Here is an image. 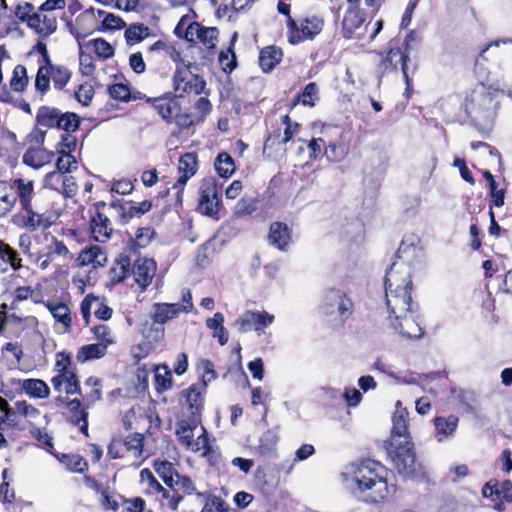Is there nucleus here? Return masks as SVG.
I'll return each instance as SVG.
<instances>
[{
	"label": "nucleus",
	"mask_w": 512,
	"mask_h": 512,
	"mask_svg": "<svg viewBox=\"0 0 512 512\" xmlns=\"http://www.w3.org/2000/svg\"><path fill=\"white\" fill-rule=\"evenodd\" d=\"M105 207L104 202L96 203L95 213L91 219V232L94 239L98 242L108 241L113 232L111 220L102 211Z\"/></svg>",
	"instance_id": "obj_15"
},
{
	"label": "nucleus",
	"mask_w": 512,
	"mask_h": 512,
	"mask_svg": "<svg viewBox=\"0 0 512 512\" xmlns=\"http://www.w3.org/2000/svg\"><path fill=\"white\" fill-rule=\"evenodd\" d=\"M175 433L180 443L188 450L202 452V455H207L211 451L207 430L200 425L197 417L180 420Z\"/></svg>",
	"instance_id": "obj_5"
},
{
	"label": "nucleus",
	"mask_w": 512,
	"mask_h": 512,
	"mask_svg": "<svg viewBox=\"0 0 512 512\" xmlns=\"http://www.w3.org/2000/svg\"><path fill=\"white\" fill-rule=\"evenodd\" d=\"M153 308V322L161 325L174 318H177L181 313L179 303H155Z\"/></svg>",
	"instance_id": "obj_30"
},
{
	"label": "nucleus",
	"mask_w": 512,
	"mask_h": 512,
	"mask_svg": "<svg viewBox=\"0 0 512 512\" xmlns=\"http://www.w3.org/2000/svg\"><path fill=\"white\" fill-rule=\"evenodd\" d=\"M124 446L128 451H132L135 455H140L143 448V437L141 434L135 433L126 437Z\"/></svg>",
	"instance_id": "obj_58"
},
{
	"label": "nucleus",
	"mask_w": 512,
	"mask_h": 512,
	"mask_svg": "<svg viewBox=\"0 0 512 512\" xmlns=\"http://www.w3.org/2000/svg\"><path fill=\"white\" fill-rule=\"evenodd\" d=\"M52 386L55 391L67 395L81 394L78 378L75 372H65L57 374L51 379Z\"/></svg>",
	"instance_id": "obj_23"
},
{
	"label": "nucleus",
	"mask_w": 512,
	"mask_h": 512,
	"mask_svg": "<svg viewBox=\"0 0 512 512\" xmlns=\"http://www.w3.org/2000/svg\"><path fill=\"white\" fill-rule=\"evenodd\" d=\"M221 187L213 177L204 178L199 188L198 211L206 216L214 217L218 214L221 201Z\"/></svg>",
	"instance_id": "obj_6"
},
{
	"label": "nucleus",
	"mask_w": 512,
	"mask_h": 512,
	"mask_svg": "<svg viewBox=\"0 0 512 512\" xmlns=\"http://www.w3.org/2000/svg\"><path fill=\"white\" fill-rule=\"evenodd\" d=\"M155 388L163 392L172 387V374L168 366L162 365L155 368Z\"/></svg>",
	"instance_id": "obj_40"
},
{
	"label": "nucleus",
	"mask_w": 512,
	"mask_h": 512,
	"mask_svg": "<svg viewBox=\"0 0 512 512\" xmlns=\"http://www.w3.org/2000/svg\"><path fill=\"white\" fill-rule=\"evenodd\" d=\"M79 116L73 112H61L58 129L66 132H74L79 127Z\"/></svg>",
	"instance_id": "obj_50"
},
{
	"label": "nucleus",
	"mask_w": 512,
	"mask_h": 512,
	"mask_svg": "<svg viewBox=\"0 0 512 512\" xmlns=\"http://www.w3.org/2000/svg\"><path fill=\"white\" fill-rule=\"evenodd\" d=\"M218 30L214 27H203L199 23H192L186 30V39L198 40L203 45L211 48L215 46Z\"/></svg>",
	"instance_id": "obj_22"
},
{
	"label": "nucleus",
	"mask_w": 512,
	"mask_h": 512,
	"mask_svg": "<svg viewBox=\"0 0 512 512\" xmlns=\"http://www.w3.org/2000/svg\"><path fill=\"white\" fill-rule=\"evenodd\" d=\"M153 467L166 486L169 487L175 478V473H177L173 464L168 461H155Z\"/></svg>",
	"instance_id": "obj_43"
},
{
	"label": "nucleus",
	"mask_w": 512,
	"mask_h": 512,
	"mask_svg": "<svg viewBox=\"0 0 512 512\" xmlns=\"http://www.w3.org/2000/svg\"><path fill=\"white\" fill-rule=\"evenodd\" d=\"M77 262L79 266L103 267L107 263V255L101 247L93 245L80 252Z\"/></svg>",
	"instance_id": "obj_26"
},
{
	"label": "nucleus",
	"mask_w": 512,
	"mask_h": 512,
	"mask_svg": "<svg viewBox=\"0 0 512 512\" xmlns=\"http://www.w3.org/2000/svg\"><path fill=\"white\" fill-rule=\"evenodd\" d=\"M169 487H174L178 494L192 495L196 491L193 481L184 475L175 473V478Z\"/></svg>",
	"instance_id": "obj_42"
},
{
	"label": "nucleus",
	"mask_w": 512,
	"mask_h": 512,
	"mask_svg": "<svg viewBox=\"0 0 512 512\" xmlns=\"http://www.w3.org/2000/svg\"><path fill=\"white\" fill-rule=\"evenodd\" d=\"M178 172L180 176L174 183L173 189L177 190V201H181L185 184L197 172V155L193 152H187L182 155L178 163Z\"/></svg>",
	"instance_id": "obj_16"
},
{
	"label": "nucleus",
	"mask_w": 512,
	"mask_h": 512,
	"mask_svg": "<svg viewBox=\"0 0 512 512\" xmlns=\"http://www.w3.org/2000/svg\"><path fill=\"white\" fill-rule=\"evenodd\" d=\"M320 312L332 328H342L354 312V303L344 290L328 288L323 293Z\"/></svg>",
	"instance_id": "obj_3"
},
{
	"label": "nucleus",
	"mask_w": 512,
	"mask_h": 512,
	"mask_svg": "<svg viewBox=\"0 0 512 512\" xmlns=\"http://www.w3.org/2000/svg\"><path fill=\"white\" fill-rule=\"evenodd\" d=\"M205 384H193L188 389L182 391L185 402L188 405L192 417H196L203 407L202 394L205 391Z\"/></svg>",
	"instance_id": "obj_28"
},
{
	"label": "nucleus",
	"mask_w": 512,
	"mask_h": 512,
	"mask_svg": "<svg viewBox=\"0 0 512 512\" xmlns=\"http://www.w3.org/2000/svg\"><path fill=\"white\" fill-rule=\"evenodd\" d=\"M108 210L110 216L115 218L120 224L125 225L129 222L126 202L113 201L109 205Z\"/></svg>",
	"instance_id": "obj_51"
},
{
	"label": "nucleus",
	"mask_w": 512,
	"mask_h": 512,
	"mask_svg": "<svg viewBox=\"0 0 512 512\" xmlns=\"http://www.w3.org/2000/svg\"><path fill=\"white\" fill-rule=\"evenodd\" d=\"M55 404L57 406L66 405L67 409L71 413L70 421L79 426L80 431L84 435H88V413L86 411V405L83 407L82 403L78 399L68 400L67 397L59 395L55 398Z\"/></svg>",
	"instance_id": "obj_17"
},
{
	"label": "nucleus",
	"mask_w": 512,
	"mask_h": 512,
	"mask_svg": "<svg viewBox=\"0 0 512 512\" xmlns=\"http://www.w3.org/2000/svg\"><path fill=\"white\" fill-rule=\"evenodd\" d=\"M101 381L99 378L90 377L86 380L85 385L90 386L92 389L89 393L86 394L85 401L86 407L89 408L91 404L101 399V389L100 385Z\"/></svg>",
	"instance_id": "obj_53"
},
{
	"label": "nucleus",
	"mask_w": 512,
	"mask_h": 512,
	"mask_svg": "<svg viewBox=\"0 0 512 512\" xmlns=\"http://www.w3.org/2000/svg\"><path fill=\"white\" fill-rule=\"evenodd\" d=\"M483 497L490 498L495 502L494 509L498 512L505 510L504 501L512 502V493L500 490L497 480H490L482 488Z\"/></svg>",
	"instance_id": "obj_24"
},
{
	"label": "nucleus",
	"mask_w": 512,
	"mask_h": 512,
	"mask_svg": "<svg viewBox=\"0 0 512 512\" xmlns=\"http://www.w3.org/2000/svg\"><path fill=\"white\" fill-rule=\"evenodd\" d=\"M13 187L22 209L34 205L35 201H33V199L36 194L34 192V183L32 180L23 178L15 179Z\"/></svg>",
	"instance_id": "obj_27"
},
{
	"label": "nucleus",
	"mask_w": 512,
	"mask_h": 512,
	"mask_svg": "<svg viewBox=\"0 0 512 512\" xmlns=\"http://www.w3.org/2000/svg\"><path fill=\"white\" fill-rule=\"evenodd\" d=\"M385 291L412 289V281L410 278V269L404 263L394 262L385 275Z\"/></svg>",
	"instance_id": "obj_13"
},
{
	"label": "nucleus",
	"mask_w": 512,
	"mask_h": 512,
	"mask_svg": "<svg viewBox=\"0 0 512 512\" xmlns=\"http://www.w3.org/2000/svg\"><path fill=\"white\" fill-rule=\"evenodd\" d=\"M364 22L365 14L360 11L358 6L349 5L342 21L344 37L361 40L366 29Z\"/></svg>",
	"instance_id": "obj_12"
},
{
	"label": "nucleus",
	"mask_w": 512,
	"mask_h": 512,
	"mask_svg": "<svg viewBox=\"0 0 512 512\" xmlns=\"http://www.w3.org/2000/svg\"><path fill=\"white\" fill-rule=\"evenodd\" d=\"M499 91L483 84L477 86L466 100L465 110L473 120H488L499 108Z\"/></svg>",
	"instance_id": "obj_4"
},
{
	"label": "nucleus",
	"mask_w": 512,
	"mask_h": 512,
	"mask_svg": "<svg viewBox=\"0 0 512 512\" xmlns=\"http://www.w3.org/2000/svg\"><path fill=\"white\" fill-rule=\"evenodd\" d=\"M149 28L143 24H133L125 31L127 43L133 44L142 41L149 35Z\"/></svg>",
	"instance_id": "obj_46"
},
{
	"label": "nucleus",
	"mask_w": 512,
	"mask_h": 512,
	"mask_svg": "<svg viewBox=\"0 0 512 512\" xmlns=\"http://www.w3.org/2000/svg\"><path fill=\"white\" fill-rule=\"evenodd\" d=\"M26 216L24 220V226L30 230L35 231L39 228L46 229L52 225L51 214L49 212L48 205H43L35 200L33 206L23 208Z\"/></svg>",
	"instance_id": "obj_14"
},
{
	"label": "nucleus",
	"mask_w": 512,
	"mask_h": 512,
	"mask_svg": "<svg viewBox=\"0 0 512 512\" xmlns=\"http://www.w3.org/2000/svg\"><path fill=\"white\" fill-rule=\"evenodd\" d=\"M396 408L387 453L399 474L404 477L422 475V465L416 459L414 443L408 432V412L401 407L400 401L397 402Z\"/></svg>",
	"instance_id": "obj_2"
},
{
	"label": "nucleus",
	"mask_w": 512,
	"mask_h": 512,
	"mask_svg": "<svg viewBox=\"0 0 512 512\" xmlns=\"http://www.w3.org/2000/svg\"><path fill=\"white\" fill-rule=\"evenodd\" d=\"M325 155L330 162H340L346 155V150L342 145L330 144L325 149Z\"/></svg>",
	"instance_id": "obj_62"
},
{
	"label": "nucleus",
	"mask_w": 512,
	"mask_h": 512,
	"mask_svg": "<svg viewBox=\"0 0 512 512\" xmlns=\"http://www.w3.org/2000/svg\"><path fill=\"white\" fill-rule=\"evenodd\" d=\"M94 335L100 341L99 343H106V347L114 342V337L111 330L106 325H97L93 328Z\"/></svg>",
	"instance_id": "obj_63"
},
{
	"label": "nucleus",
	"mask_w": 512,
	"mask_h": 512,
	"mask_svg": "<svg viewBox=\"0 0 512 512\" xmlns=\"http://www.w3.org/2000/svg\"><path fill=\"white\" fill-rule=\"evenodd\" d=\"M50 76L53 80L54 86L62 89L70 79V72L67 68L62 66H55L49 63Z\"/></svg>",
	"instance_id": "obj_48"
},
{
	"label": "nucleus",
	"mask_w": 512,
	"mask_h": 512,
	"mask_svg": "<svg viewBox=\"0 0 512 512\" xmlns=\"http://www.w3.org/2000/svg\"><path fill=\"white\" fill-rule=\"evenodd\" d=\"M288 39L291 44H299L311 40L323 29V21L316 16L302 18L298 21L289 17L287 20Z\"/></svg>",
	"instance_id": "obj_7"
},
{
	"label": "nucleus",
	"mask_w": 512,
	"mask_h": 512,
	"mask_svg": "<svg viewBox=\"0 0 512 512\" xmlns=\"http://www.w3.org/2000/svg\"><path fill=\"white\" fill-rule=\"evenodd\" d=\"M16 413L28 420H35L40 416V411L26 401H16L14 404Z\"/></svg>",
	"instance_id": "obj_54"
},
{
	"label": "nucleus",
	"mask_w": 512,
	"mask_h": 512,
	"mask_svg": "<svg viewBox=\"0 0 512 512\" xmlns=\"http://www.w3.org/2000/svg\"><path fill=\"white\" fill-rule=\"evenodd\" d=\"M156 274V263L153 259L137 258L132 267L135 282L144 291L152 282Z\"/></svg>",
	"instance_id": "obj_18"
},
{
	"label": "nucleus",
	"mask_w": 512,
	"mask_h": 512,
	"mask_svg": "<svg viewBox=\"0 0 512 512\" xmlns=\"http://www.w3.org/2000/svg\"><path fill=\"white\" fill-rule=\"evenodd\" d=\"M47 250V255L51 259L54 257L62 258L64 261H69L72 259V254L66 245L62 241L57 240L55 237L51 238V242L47 246Z\"/></svg>",
	"instance_id": "obj_41"
},
{
	"label": "nucleus",
	"mask_w": 512,
	"mask_h": 512,
	"mask_svg": "<svg viewBox=\"0 0 512 512\" xmlns=\"http://www.w3.org/2000/svg\"><path fill=\"white\" fill-rule=\"evenodd\" d=\"M282 51L275 46H268L261 50L259 65L264 72H270L281 61Z\"/></svg>",
	"instance_id": "obj_35"
},
{
	"label": "nucleus",
	"mask_w": 512,
	"mask_h": 512,
	"mask_svg": "<svg viewBox=\"0 0 512 512\" xmlns=\"http://www.w3.org/2000/svg\"><path fill=\"white\" fill-rule=\"evenodd\" d=\"M408 56L404 54L400 48H390L387 55L381 60L378 65V71L381 74L396 71L398 65H401L402 73L406 84H409V78L407 74L406 62Z\"/></svg>",
	"instance_id": "obj_19"
},
{
	"label": "nucleus",
	"mask_w": 512,
	"mask_h": 512,
	"mask_svg": "<svg viewBox=\"0 0 512 512\" xmlns=\"http://www.w3.org/2000/svg\"><path fill=\"white\" fill-rule=\"evenodd\" d=\"M55 321L64 325L66 329L71 327V313L68 306L61 302L48 301L45 303Z\"/></svg>",
	"instance_id": "obj_36"
},
{
	"label": "nucleus",
	"mask_w": 512,
	"mask_h": 512,
	"mask_svg": "<svg viewBox=\"0 0 512 512\" xmlns=\"http://www.w3.org/2000/svg\"><path fill=\"white\" fill-rule=\"evenodd\" d=\"M269 244L280 251H287L292 241L291 229L283 222H274L270 225Z\"/></svg>",
	"instance_id": "obj_21"
},
{
	"label": "nucleus",
	"mask_w": 512,
	"mask_h": 512,
	"mask_svg": "<svg viewBox=\"0 0 512 512\" xmlns=\"http://www.w3.org/2000/svg\"><path fill=\"white\" fill-rule=\"evenodd\" d=\"M20 387L31 398L45 399L50 394L49 386L41 379H24Z\"/></svg>",
	"instance_id": "obj_31"
},
{
	"label": "nucleus",
	"mask_w": 512,
	"mask_h": 512,
	"mask_svg": "<svg viewBox=\"0 0 512 512\" xmlns=\"http://www.w3.org/2000/svg\"><path fill=\"white\" fill-rule=\"evenodd\" d=\"M27 70L23 65H17L13 70L10 87L15 92H22L28 84Z\"/></svg>",
	"instance_id": "obj_44"
},
{
	"label": "nucleus",
	"mask_w": 512,
	"mask_h": 512,
	"mask_svg": "<svg viewBox=\"0 0 512 512\" xmlns=\"http://www.w3.org/2000/svg\"><path fill=\"white\" fill-rule=\"evenodd\" d=\"M77 168V162L73 155L66 153L60 156L56 161V170L65 174Z\"/></svg>",
	"instance_id": "obj_56"
},
{
	"label": "nucleus",
	"mask_w": 512,
	"mask_h": 512,
	"mask_svg": "<svg viewBox=\"0 0 512 512\" xmlns=\"http://www.w3.org/2000/svg\"><path fill=\"white\" fill-rule=\"evenodd\" d=\"M275 446L276 437L271 435L270 433H267L261 438L257 450L259 454L266 456L273 453V451L275 450Z\"/></svg>",
	"instance_id": "obj_59"
},
{
	"label": "nucleus",
	"mask_w": 512,
	"mask_h": 512,
	"mask_svg": "<svg viewBox=\"0 0 512 512\" xmlns=\"http://www.w3.org/2000/svg\"><path fill=\"white\" fill-rule=\"evenodd\" d=\"M434 437L438 442H444L452 439L458 427L459 418L456 415L437 416L433 420Z\"/></svg>",
	"instance_id": "obj_20"
},
{
	"label": "nucleus",
	"mask_w": 512,
	"mask_h": 512,
	"mask_svg": "<svg viewBox=\"0 0 512 512\" xmlns=\"http://www.w3.org/2000/svg\"><path fill=\"white\" fill-rule=\"evenodd\" d=\"M50 69L46 66H41L38 69L36 79H35V87L37 91L45 93L49 90L50 87Z\"/></svg>",
	"instance_id": "obj_55"
},
{
	"label": "nucleus",
	"mask_w": 512,
	"mask_h": 512,
	"mask_svg": "<svg viewBox=\"0 0 512 512\" xmlns=\"http://www.w3.org/2000/svg\"><path fill=\"white\" fill-rule=\"evenodd\" d=\"M141 483L145 486L146 493L149 495H155L158 491H161V484L154 477L153 473L148 469H142L140 472Z\"/></svg>",
	"instance_id": "obj_49"
},
{
	"label": "nucleus",
	"mask_w": 512,
	"mask_h": 512,
	"mask_svg": "<svg viewBox=\"0 0 512 512\" xmlns=\"http://www.w3.org/2000/svg\"><path fill=\"white\" fill-rule=\"evenodd\" d=\"M0 259L9 263L13 269L18 270L21 268V258L18 253L12 249L8 244L0 240Z\"/></svg>",
	"instance_id": "obj_47"
},
{
	"label": "nucleus",
	"mask_w": 512,
	"mask_h": 512,
	"mask_svg": "<svg viewBox=\"0 0 512 512\" xmlns=\"http://www.w3.org/2000/svg\"><path fill=\"white\" fill-rule=\"evenodd\" d=\"M385 296L389 317L401 319L404 313L418 308V305L412 300L411 290L399 289L385 291Z\"/></svg>",
	"instance_id": "obj_8"
},
{
	"label": "nucleus",
	"mask_w": 512,
	"mask_h": 512,
	"mask_svg": "<svg viewBox=\"0 0 512 512\" xmlns=\"http://www.w3.org/2000/svg\"><path fill=\"white\" fill-rule=\"evenodd\" d=\"M17 202L12 184L0 181V218L10 213Z\"/></svg>",
	"instance_id": "obj_32"
},
{
	"label": "nucleus",
	"mask_w": 512,
	"mask_h": 512,
	"mask_svg": "<svg viewBox=\"0 0 512 512\" xmlns=\"http://www.w3.org/2000/svg\"><path fill=\"white\" fill-rule=\"evenodd\" d=\"M319 98V89L316 83H308L301 94L297 96V101L304 106L313 107Z\"/></svg>",
	"instance_id": "obj_45"
},
{
	"label": "nucleus",
	"mask_w": 512,
	"mask_h": 512,
	"mask_svg": "<svg viewBox=\"0 0 512 512\" xmlns=\"http://www.w3.org/2000/svg\"><path fill=\"white\" fill-rule=\"evenodd\" d=\"M64 176L57 170L49 172L45 175L44 186L59 192Z\"/></svg>",
	"instance_id": "obj_61"
},
{
	"label": "nucleus",
	"mask_w": 512,
	"mask_h": 512,
	"mask_svg": "<svg viewBox=\"0 0 512 512\" xmlns=\"http://www.w3.org/2000/svg\"><path fill=\"white\" fill-rule=\"evenodd\" d=\"M130 261L128 257L121 256L116 265L111 269L112 281L120 282L124 280L130 273Z\"/></svg>",
	"instance_id": "obj_52"
},
{
	"label": "nucleus",
	"mask_w": 512,
	"mask_h": 512,
	"mask_svg": "<svg viewBox=\"0 0 512 512\" xmlns=\"http://www.w3.org/2000/svg\"><path fill=\"white\" fill-rule=\"evenodd\" d=\"M174 91L177 97L184 94L199 95L203 92L206 83L197 75H194L188 68H177L174 76Z\"/></svg>",
	"instance_id": "obj_9"
},
{
	"label": "nucleus",
	"mask_w": 512,
	"mask_h": 512,
	"mask_svg": "<svg viewBox=\"0 0 512 512\" xmlns=\"http://www.w3.org/2000/svg\"><path fill=\"white\" fill-rule=\"evenodd\" d=\"M111 98L120 101H128L130 99V89L127 85L116 83L108 88Z\"/></svg>",
	"instance_id": "obj_57"
},
{
	"label": "nucleus",
	"mask_w": 512,
	"mask_h": 512,
	"mask_svg": "<svg viewBox=\"0 0 512 512\" xmlns=\"http://www.w3.org/2000/svg\"><path fill=\"white\" fill-rule=\"evenodd\" d=\"M391 471L373 459H363L345 466L342 478L346 485L362 501L370 504L384 502L396 491L389 483Z\"/></svg>",
	"instance_id": "obj_1"
},
{
	"label": "nucleus",
	"mask_w": 512,
	"mask_h": 512,
	"mask_svg": "<svg viewBox=\"0 0 512 512\" xmlns=\"http://www.w3.org/2000/svg\"><path fill=\"white\" fill-rule=\"evenodd\" d=\"M158 497V500L162 501L163 505H166L171 510H177L179 503L183 499L182 494H178L174 487H168L165 488L161 486V491H158L156 494Z\"/></svg>",
	"instance_id": "obj_38"
},
{
	"label": "nucleus",
	"mask_w": 512,
	"mask_h": 512,
	"mask_svg": "<svg viewBox=\"0 0 512 512\" xmlns=\"http://www.w3.org/2000/svg\"><path fill=\"white\" fill-rule=\"evenodd\" d=\"M61 111L54 107L42 106L38 109L36 122L46 129L58 128Z\"/></svg>",
	"instance_id": "obj_34"
},
{
	"label": "nucleus",
	"mask_w": 512,
	"mask_h": 512,
	"mask_svg": "<svg viewBox=\"0 0 512 512\" xmlns=\"http://www.w3.org/2000/svg\"><path fill=\"white\" fill-rule=\"evenodd\" d=\"M391 327L403 337L419 339L423 335V329L418 322V308L404 313L401 319L388 317Z\"/></svg>",
	"instance_id": "obj_11"
},
{
	"label": "nucleus",
	"mask_w": 512,
	"mask_h": 512,
	"mask_svg": "<svg viewBox=\"0 0 512 512\" xmlns=\"http://www.w3.org/2000/svg\"><path fill=\"white\" fill-rule=\"evenodd\" d=\"M106 343H95L83 346L78 354L77 360L85 362L88 360L99 359L106 354Z\"/></svg>",
	"instance_id": "obj_37"
},
{
	"label": "nucleus",
	"mask_w": 512,
	"mask_h": 512,
	"mask_svg": "<svg viewBox=\"0 0 512 512\" xmlns=\"http://www.w3.org/2000/svg\"><path fill=\"white\" fill-rule=\"evenodd\" d=\"M92 42H93V46L95 49V53L99 57L107 59V58L113 56V54H114L113 47L106 40H104L102 38H98V39H94Z\"/></svg>",
	"instance_id": "obj_60"
},
{
	"label": "nucleus",
	"mask_w": 512,
	"mask_h": 512,
	"mask_svg": "<svg viewBox=\"0 0 512 512\" xmlns=\"http://www.w3.org/2000/svg\"><path fill=\"white\" fill-rule=\"evenodd\" d=\"M154 109L166 122H172L175 115L179 111L178 103L175 99L170 97H162L154 100Z\"/></svg>",
	"instance_id": "obj_33"
},
{
	"label": "nucleus",
	"mask_w": 512,
	"mask_h": 512,
	"mask_svg": "<svg viewBox=\"0 0 512 512\" xmlns=\"http://www.w3.org/2000/svg\"><path fill=\"white\" fill-rule=\"evenodd\" d=\"M273 321L274 316L266 311H246L235 321L234 325L241 333L254 330L261 334L263 329L271 325Z\"/></svg>",
	"instance_id": "obj_10"
},
{
	"label": "nucleus",
	"mask_w": 512,
	"mask_h": 512,
	"mask_svg": "<svg viewBox=\"0 0 512 512\" xmlns=\"http://www.w3.org/2000/svg\"><path fill=\"white\" fill-rule=\"evenodd\" d=\"M54 156V152L38 147H31L23 154L22 161L25 165L30 166L33 169H40L46 164L51 163Z\"/></svg>",
	"instance_id": "obj_25"
},
{
	"label": "nucleus",
	"mask_w": 512,
	"mask_h": 512,
	"mask_svg": "<svg viewBox=\"0 0 512 512\" xmlns=\"http://www.w3.org/2000/svg\"><path fill=\"white\" fill-rule=\"evenodd\" d=\"M27 24L30 28L43 36H49L56 30L55 18L40 12L33 13L29 16L27 18Z\"/></svg>",
	"instance_id": "obj_29"
},
{
	"label": "nucleus",
	"mask_w": 512,
	"mask_h": 512,
	"mask_svg": "<svg viewBox=\"0 0 512 512\" xmlns=\"http://www.w3.org/2000/svg\"><path fill=\"white\" fill-rule=\"evenodd\" d=\"M215 169L221 177L231 176L235 170L233 158L226 152H221L216 157Z\"/></svg>",
	"instance_id": "obj_39"
},
{
	"label": "nucleus",
	"mask_w": 512,
	"mask_h": 512,
	"mask_svg": "<svg viewBox=\"0 0 512 512\" xmlns=\"http://www.w3.org/2000/svg\"><path fill=\"white\" fill-rule=\"evenodd\" d=\"M78 190L77 183L73 176H64L59 192L66 197H73Z\"/></svg>",
	"instance_id": "obj_64"
}]
</instances>
